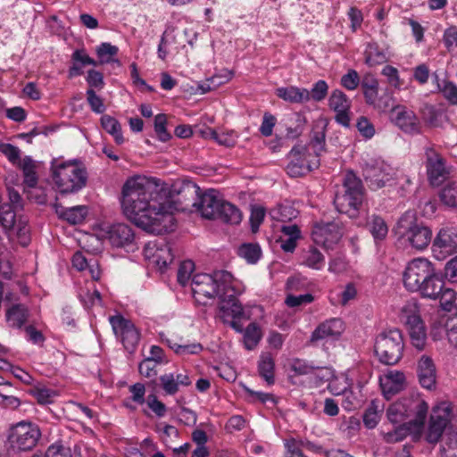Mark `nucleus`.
<instances>
[{"mask_svg": "<svg viewBox=\"0 0 457 457\" xmlns=\"http://www.w3.org/2000/svg\"><path fill=\"white\" fill-rule=\"evenodd\" d=\"M223 202L224 199L220 198L215 190L211 189L202 194L198 201L194 203V206L203 218L214 220Z\"/></svg>", "mask_w": 457, "mask_h": 457, "instance_id": "19", "label": "nucleus"}, {"mask_svg": "<svg viewBox=\"0 0 457 457\" xmlns=\"http://www.w3.org/2000/svg\"><path fill=\"white\" fill-rule=\"evenodd\" d=\"M441 201L447 206H457V183L451 182L446 184L440 192Z\"/></svg>", "mask_w": 457, "mask_h": 457, "instance_id": "48", "label": "nucleus"}, {"mask_svg": "<svg viewBox=\"0 0 457 457\" xmlns=\"http://www.w3.org/2000/svg\"><path fill=\"white\" fill-rule=\"evenodd\" d=\"M432 251L437 260H444L457 252V230L453 228H442L436 236Z\"/></svg>", "mask_w": 457, "mask_h": 457, "instance_id": "15", "label": "nucleus"}, {"mask_svg": "<svg viewBox=\"0 0 457 457\" xmlns=\"http://www.w3.org/2000/svg\"><path fill=\"white\" fill-rule=\"evenodd\" d=\"M145 257L154 262L160 270H164L172 262L174 255L172 248L164 240H154L145 245L144 248Z\"/></svg>", "mask_w": 457, "mask_h": 457, "instance_id": "17", "label": "nucleus"}, {"mask_svg": "<svg viewBox=\"0 0 457 457\" xmlns=\"http://www.w3.org/2000/svg\"><path fill=\"white\" fill-rule=\"evenodd\" d=\"M10 230H12L18 239L20 244L22 246H27L30 241L29 238V228L26 221L20 220L16 222L15 228H11Z\"/></svg>", "mask_w": 457, "mask_h": 457, "instance_id": "54", "label": "nucleus"}, {"mask_svg": "<svg viewBox=\"0 0 457 457\" xmlns=\"http://www.w3.org/2000/svg\"><path fill=\"white\" fill-rule=\"evenodd\" d=\"M436 79L438 92L450 105L457 106V85L446 79L440 82L437 76Z\"/></svg>", "mask_w": 457, "mask_h": 457, "instance_id": "39", "label": "nucleus"}, {"mask_svg": "<svg viewBox=\"0 0 457 457\" xmlns=\"http://www.w3.org/2000/svg\"><path fill=\"white\" fill-rule=\"evenodd\" d=\"M404 374L400 371H389L380 379V386L384 396L390 399L403 388Z\"/></svg>", "mask_w": 457, "mask_h": 457, "instance_id": "28", "label": "nucleus"}, {"mask_svg": "<svg viewBox=\"0 0 457 457\" xmlns=\"http://www.w3.org/2000/svg\"><path fill=\"white\" fill-rule=\"evenodd\" d=\"M30 394L40 404H47L52 403L53 398L55 396L54 391L40 385L34 386L30 390Z\"/></svg>", "mask_w": 457, "mask_h": 457, "instance_id": "52", "label": "nucleus"}, {"mask_svg": "<svg viewBox=\"0 0 457 457\" xmlns=\"http://www.w3.org/2000/svg\"><path fill=\"white\" fill-rule=\"evenodd\" d=\"M453 420L452 407L446 403H441L433 408L430 415L425 438L428 444H437L446 431Z\"/></svg>", "mask_w": 457, "mask_h": 457, "instance_id": "12", "label": "nucleus"}, {"mask_svg": "<svg viewBox=\"0 0 457 457\" xmlns=\"http://www.w3.org/2000/svg\"><path fill=\"white\" fill-rule=\"evenodd\" d=\"M28 311L22 304H15L6 312V320L11 327L21 328L27 320Z\"/></svg>", "mask_w": 457, "mask_h": 457, "instance_id": "37", "label": "nucleus"}, {"mask_svg": "<svg viewBox=\"0 0 457 457\" xmlns=\"http://www.w3.org/2000/svg\"><path fill=\"white\" fill-rule=\"evenodd\" d=\"M234 282L232 274L227 270H217L212 275L195 274L191 282L194 298L199 304L205 305L215 296H220L223 290L231 291L229 283Z\"/></svg>", "mask_w": 457, "mask_h": 457, "instance_id": "3", "label": "nucleus"}, {"mask_svg": "<svg viewBox=\"0 0 457 457\" xmlns=\"http://www.w3.org/2000/svg\"><path fill=\"white\" fill-rule=\"evenodd\" d=\"M119 48L110 43H102L96 48V54L100 63H109L113 62V57L118 54Z\"/></svg>", "mask_w": 457, "mask_h": 457, "instance_id": "49", "label": "nucleus"}, {"mask_svg": "<svg viewBox=\"0 0 457 457\" xmlns=\"http://www.w3.org/2000/svg\"><path fill=\"white\" fill-rule=\"evenodd\" d=\"M101 124L104 129L113 137L118 145L123 144L124 137L121 133V126L115 118L110 115H103Z\"/></svg>", "mask_w": 457, "mask_h": 457, "instance_id": "38", "label": "nucleus"}, {"mask_svg": "<svg viewBox=\"0 0 457 457\" xmlns=\"http://www.w3.org/2000/svg\"><path fill=\"white\" fill-rule=\"evenodd\" d=\"M391 120L403 132L408 134H418L420 131L421 124L415 112L406 106L396 105L391 110Z\"/></svg>", "mask_w": 457, "mask_h": 457, "instance_id": "18", "label": "nucleus"}, {"mask_svg": "<svg viewBox=\"0 0 457 457\" xmlns=\"http://www.w3.org/2000/svg\"><path fill=\"white\" fill-rule=\"evenodd\" d=\"M277 96L290 103L299 104L310 101V93L308 89L294 86L278 88Z\"/></svg>", "mask_w": 457, "mask_h": 457, "instance_id": "34", "label": "nucleus"}, {"mask_svg": "<svg viewBox=\"0 0 457 457\" xmlns=\"http://www.w3.org/2000/svg\"><path fill=\"white\" fill-rule=\"evenodd\" d=\"M424 157L428 179L431 185L439 186L449 175L445 159L432 145L424 147Z\"/></svg>", "mask_w": 457, "mask_h": 457, "instance_id": "13", "label": "nucleus"}, {"mask_svg": "<svg viewBox=\"0 0 457 457\" xmlns=\"http://www.w3.org/2000/svg\"><path fill=\"white\" fill-rule=\"evenodd\" d=\"M44 457H72L71 450L70 447L62 444H54L48 446Z\"/></svg>", "mask_w": 457, "mask_h": 457, "instance_id": "57", "label": "nucleus"}, {"mask_svg": "<svg viewBox=\"0 0 457 457\" xmlns=\"http://www.w3.org/2000/svg\"><path fill=\"white\" fill-rule=\"evenodd\" d=\"M342 235L341 228L336 221L318 222L314 225L312 232L314 242L322 245L337 243Z\"/></svg>", "mask_w": 457, "mask_h": 457, "instance_id": "21", "label": "nucleus"}, {"mask_svg": "<svg viewBox=\"0 0 457 457\" xmlns=\"http://www.w3.org/2000/svg\"><path fill=\"white\" fill-rule=\"evenodd\" d=\"M121 206L125 215L145 230L162 234L173 229L176 208L167 192L145 177H133L125 182Z\"/></svg>", "mask_w": 457, "mask_h": 457, "instance_id": "1", "label": "nucleus"}, {"mask_svg": "<svg viewBox=\"0 0 457 457\" xmlns=\"http://www.w3.org/2000/svg\"><path fill=\"white\" fill-rule=\"evenodd\" d=\"M262 332L260 327L253 322L244 330V343L247 350H253L260 342Z\"/></svg>", "mask_w": 457, "mask_h": 457, "instance_id": "43", "label": "nucleus"}, {"mask_svg": "<svg viewBox=\"0 0 457 457\" xmlns=\"http://www.w3.org/2000/svg\"><path fill=\"white\" fill-rule=\"evenodd\" d=\"M87 100L91 110L96 113H103L105 106L101 97H99L93 88L87 90Z\"/></svg>", "mask_w": 457, "mask_h": 457, "instance_id": "59", "label": "nucleus"}, {"mask_svg": "<svg viewBox=\"0 0 457 457\" xmlns=\"http://www.w3.org/2000/svg\"><path fill=\"white\" fill-rule=\"evenodd\" d=\"M18 168L22 171L23 183L25 186H37L38 182L37 170L39 162L31 156L26 155L22 158Z\"/></svg>", "mask_w": 457, "mask_h": 457, "instance_id": "30", "label": "nucleus"}, {"mask_svg": "<svg viewBox=\"0 0 457 457\" xmlns=\"http://www.w3.org/2000/svg\"><path fill=\"white\" fill-rule=\"evenodd\" d=\"M328 106L336 112V121L338 124L348 128L350 126L351 120V100L347 97V96L339 89L332 91L328 98Z\"/></svg>", "mask_w": 457, "mask_h": 457, "instance_id": "20", "label": "nucleus"}, {"mask_svg": "<svg viewBox=\"0 0 457 457\" xmlns=\"http://www.w3.org/2000/svg\"><path fill=\"white\" fill-rule=\"evenodd\" d=\"M406 401V418L410 419L417 428L424 427L428 411V404L420 397H413L405 399Z\"/></svg>", "mask_w": 457, "mask_h": 457, "instance_id": "23", "label": "nucleus"}, {"mask_svg": "<svg viewBox=\"0 0 457 457\" xmlns=\"http://www.w3.org/2000/svg\"><path fill=\"white\" fill-rule=\"evenodd\" d=\"M166 122L165 114H158L154 118V131L162 142H166L170 138V135L166 129Z\"/></svg>", "mask_w": 457, "mask_h": 457, "instance_id": "55", "label": "nucleus"}, {"mask_svg": "<svg viewBox=\"0 0 457 457\" xmlns=\"http://www.w3.org/2000/svg\"><path fill=\"white\" fill-rule=\"evenodd\" d=\"M194 270L195 264L192 261L182 262L178 270V282L182 286L187 285Z\"/></svg>", "mask_w": 457, "mask_h": 457, "instance_id": "53", "label": "nucleus"}, {"mask_svg": "<svg viewBox=\"0 0 457 457\" xmlns=\"http://www.w3.org/2000/svg\"><path fill=\"white\" fill-rule=\"evenodd\" d=\"M27 197L29 201L38 204H44L46 203V194L45 189L37 186H26Z\"/></svg>", "mask_w": 457, "mask_h": 457, "instance_id": "60", "label": "nucleus"}, {"mask_svg": "<svg viewBox=\"0 0 457 457\" xmlns=\"http://www.w3.org/2000/svg\"><path fill=\"white\" fill-rule=\"evenodd\" d=\"M398 318L408 330L412 345L418 350H423L427 342V332L417 301H407L401 307Z\"/></svg>", "mask_w": 457, "mask_h": 457, "instance_id": "7", "label": "nucleus"}, {"mask_svg": "<svg viewBox=\"0 0 457 457\" xmlns=\"http://www.w3.org/2000/svg\"><path fill=\"white\" fill-rule=\"evenodd\" d=\"M405 406L406 401L403 399V401L395 403L388 407L386 415L391 423L399 424L407 419Z\"/></svg>", "mask_w": 457, "mask_h": 457, "instance_id": "45", "label": "nucleus"}, {"mask_svg": "<svg viewBox=\"0 0 457 457\" xmlns=\"http://www.w3.org/2000/svg\"><path fill=\"white\" fill-rule=\"evenodd\" d=\"M205 137L213 139L220 145L231 147L235 145L237 142V136L234 131L230 132H217L214 129H208L205 132Z\"/></svg>", "mask_w": 457, "mask_h": 457, "instance_id": "46", "label": "nucleus"}, {"mask_svg": "<svg viewBox=\"0 0 457 457\" xmlns=\"http://www.w3.org/2000/svg\"><path fill=\"white\" fill-rule=\"evenodd\" d=\"M328 86L325 80H318L312 87L310 93V100L316 102L322 101L328 94Z\"/></svg>", "mask_w": 457, "mask_h": 457, "instance_id": "61", "label": "nucleus"}, {"mask_svg": "<svg viewBox=\"0 0 457 457\" xmlns=\"http://www.w3.org/2000/svg\"><path fill=\"white\" fill-rule=\"evenodd\" d=\"M302 258L304 265L314 270H320L325 263L323 254L314 247L305 250Z\"/></svg>", "mask_w": 457, "mask_h": 457, "instance_id": "40", "label": "nucleus"}, {"mask_svg": "<svg viewBox=\"0 0 457 457\" xmlns=\"http://www.w3.org/2000/svg\"><path fill=\"white\" fill-rule=\"evenodd\" d=\"M435 268L434 264L427 258L418 257L410 261L403 273L404 287L410 292H417L430 272Z\"/></svg>", "mask_w": 457, "mask_h": 457, "instance_id": "11", "label": "nucleus"}, {"mask_svg": "<svg viewBox=\"0 0 457 457\" xmlns=\"http://www.w3.org/2000/svg\"><path fill=\"white\" fill-rule=\"evenodd\" d=\"M15 210V208H12L7 204L2 205L0 210V223L6 230L15 228L17 222Z\"/></svg>", "mask_w": 457, "mask_h": 457, "instance_id": "47", "label": "nucleus"}, {"mask_svg": "<svg viewBox=\"0 0 457 457\" xmlns=\"http://www.w3.org/2000/svg\"><path fill=\"white\" fill-rule=\"evenodd\" d=\"M55 212L60 218L67 220L69 223L79 224L85 220L87 214V208L85 205L66 208L56 204Z\"/></svg>", "mask_w": 457, "mask_h": 457, "instance_id": "32", "label": "nucleus"}, {"mask_svg": "<svg viewBox=\"0 0 457 457\" xmlns=\"http://www.w3.org/2000/svg\"><path fill=\"white\" fill-rule=\"evenodd\" d=\"M364 199V188L361 180L352 171L345 173L343 185L334 198L336 209L350 218L357 217Z\"/></svg>", "mask_w": 457, "mask_h": 457, "instance_id": "4", "label": "nucleus"}, {"mask_svg": "<svg viewBox=\"0 0 457 457\" xmlns=\"http://www.w3.org/2000/svg\"><path fill=\"white\" fill-rule=\"evenodd\" d=\"M288 158L287 172L295 178L305 175L320 165V159L309 151L306 145H295L289 152Z\"/></svg>", "mask_w": 457, "mask_h": 457, "instance_id": "10", "label": "nucleus"}, {"mask_svg": "<svg viewBox=\"0 0 457 457\" xmlns=\"http://www.w3.org/2000/svg\"><path fill=\"white\" fill-rule=\"evenodd\" d=\"M406 401V418L410 419L417 428L424 427L428 411V404L420 397H413L405 399Z\"/></svg>", "mask_w": 457, "mask_h": 457, "instance_id": "24", "label": "nucleus"}, {"mask_svg": "<svg viewBox=\"0 0 457 457\" xmlns=\"http://www.w3.org/2000/svg\"><path fill=\"white\" fill-rule=\"evenodd\" d=\"M367 227L375 240H383L387 236V225L380 216L371 215L368 220Z\"/></svg>", "mask_w": 457, "mask_h": 457, "instance_id": "36", "label": "nucleus"}, {"mask_svg": "<svg viewBox=\"0 0 457 457\" xmlns=\"http://www.w3.org/2000/svg\"><path fill=\"white\" fill-rule=\"evenodd\" d=\"M41 430L36 423L22 420L13 424L8 433V443L14 451H30L38 443Z\"/></svg>", "mask_w": 457, "mask_h": 457, "instance_id": "8", "label": "nucleus"}, {"mask_svg": "<svg viewBox=\"0 0 457 457\" xmlns=\"http://www.w3.org/2000/svg\"><path fill=\"white\" fill-rule=\"evenodd\" d=\"M417 374L420 385L428 390L435 387L436 382V371L432 359L422 355L418 361Z\"/></svg>", "mask_w": 457, "mask_h": 457, "instance_id": "25", "label": "nucleus"}, {"mask_svg": "<svg viewBox=\"0 0 457 457\" xmlns=\"http://www.w3.org/2000/svg\"><path fill=\"white\" fill-rule=\"evenodd\" d=\"M359 84L360 76L355 70H349L348 72L341 78V85L348 90L356 89Z\"/></svg>", "mask_w": 457, "mask_h": 457, "instance_id": "63", "label": "nucleus"}, {"mask_svg": "<svg viewBox=\"0 0 457 457\" xmlns=\"http://www.w3.org/2000/svg\"><path fill=\"white\" fill-rule=\"evenodd\" d=\"M243 213L235 204L224 200L219 214L215 220L226 224L237 225L242 221Z\"/></svg>", "mask_w": 457, "mask_h": 457, "instance_id": "33", "label": "nucleus"}, {"mask_svg": "<svg viewBox=\"0 0 457 457\" xmlns=\"http://www.w3.org/2000/svg\"><path fill=\"white\" fill-rule=\"evenodd\" d=\"M456 298V292L452 288L446 287L445 285L437 299H439L440 304L445 311L451 312L454 309Z\"/></svg>", "mask_w": 457, "mask_h": 457, "instance_id": "50", "label": "nucleus"}, {"mask_svg": "<svg viewBox=\"0 0 457 457\" xmlns=\"http://www.w3.org/2000/svg\"><path fill=\"white\" fill-rule=\"evenodd\" d=\"M428 277L416 293H419L424 298L436 300L445 285L444 278L436 272V268L433 269Z\"/></svg>", "mask_w": 457, "mask_h": 457, "instance_id": "27", "label": "nucleus"}, {"mask_svg": "<svg viewBox=\"0 0 457 457\" xmlns=\"http://www.w3.org/2000/svg\"><path fill=\"white\" fill-rule=\"evenodd\" d=\"M364 55L365 63L370 67L385 63L387 61L385 52L376 43L368 44Z\"/></svg>", "mask_w": 457, "mask_h": 457, "instance_id": "35", "label": "nucleus"}, {"mask_svg": "<svg viewBox=\"0 0 457 457\" xmlns=\"http://www.w3.org/2000/svg\"><path fill=\"white\" fill-rule=\"evenodd\" d=\"M407 430L402 427L397 426L394 429L383 433L384 440L388 444H394L403 441L407 436Z\"/></svg>", "mask_w": 457, "mask_h": 457, "instance_id": "62", "label": "nucleus"}, {"mask_svg": "<svg viewBox=\"0 0 457 457\" xmlns=\"http://www.w3.org/2000/svg\"><path fill=\"white\" fill-rule=\"evenodd\" d=\"M382 75L386 77L387 82L395 88L399 89L403 85V80L399 77L398 70L391 65H386L381 71Z\"/></svg>", "mask_w": 457, "mask_h": 457, "instance_id": "58", "label": "nucleus"}, {"mask_svg": "<svg viewBox=\"0 0 457 457\" xmlns=\"http://www.w3.org/2000/svg\"><path fill=\"white\" fill-rule=\"evenodd\" d=\"M107 233L110 243L115 247L130 245L135 239V233L132 228L123 223L112 225Z\"/></svg>", "mask_w": 457, "mask_h": 457, "instance_id": "26", "label": "nucleus"}, {"mask_svg": "<svg viewBox=\"0 0 457 457\" xmlns=\"http://www.w3.org/2000/svg\"><path fill=\"white\" fill-rule=\"evenodd\" d=\"M52 178L62 194L76 193L86 186L87 171L75 162H52Z\"/></svg>", "mask_w": 457, "mask_h": 457, "instance_id": "5", "label": "nucleus"}, {"mask_svg": "<svg viewBox=\"0 0 457 457\" xmlns=\"http://www.w3.org/2000/svg\"><path fill=\"white\" fill-rule=\"evenodd\" d=\"M238 255L248 263H256L262 256V249L256 243H245L238 248Z\"/></svg>", "mask_w": 457, "mask_h": 457, "instance_id": "41", "label": "nucleus"}, {"mask_svg": "<svg viewBox=\"0 0 457 457\" xmlns=\"http://www.w3.org/2000/svg\"><path fill=\"white\" fill-rule=\"evenodd\" d=\"M162 388L167 395H173L179 391V386L175 380V373H167L160 377Z\"/></svg>", "mask_w": 457, "mask_h": 457, "instance_id": "56", "label": "nucleus"}, {"mask_svg": "<svg viewBox=\"0 0 457 457\" xmlns=\"http://www.w3.org/2000/svg\"><path fill=\"white\" fill-rule=\"evenodd\" d=\"M110 323L117 338L129 351H133L139 342L140 334L135 325L120 315L110 317Z\"/></svg>", "mask_w": 457, "mask_h": 457, "instance_id": "14", "label": "nucleus"}, {"mask_svg": "<svg viewBox=\"0 0 457 457\" xmlns=\"http://www.w3.org/2000/svg\"><path fill=\"white\" fill-rule=\"evenodd\" d=\"M230 79H231V74L229 72H226L224 75L216 74V75L207 79L202 84L198 85V89L200 90V92L202 94H205L207 92L215 90L220 86L227 83Z\"/></svg>", "mask_w": 457, "mask_h": 457, "instance_id": "44", "label": "nucleus"}, {"mask_svg": "<svg viewBox=\"0 0 457 457\" xmlns=\"http://www.w3.org/2000/svg\"><path fill=\"white\" fill-rule=\"evenodd\" d=\"M345 330V324L341 319L333 318L320 323L312 333L311 341L323 339H337Z\"/></svg>", "mask_w": 457, "mask_h": 457, "instance_id": "22", "label": "nucleus"}, {"mask_svg": "<svg viewBox=\"0 0 457 457\" xmlns=\"http://www.w3.org/2000/svg\"><path fill=\"white\" fill-rule=\"evenodd\" d=\"M326 135L325 129L320 128V129H314L312 131V135L311 137V141L309 145L306 146L309 148V151L312 152L318 158L325 151V142Z\"/></svg>", "mask_w": 457, "mask_h": 457, "instance_id": "42", "label": "nucleus"}, {"mask_svg": "<svg viewBox=\"0 0 457 457\" xmlns=\"http://www.w3.org/2000/svg\"><path fill=\"white\" fill-rule=\"evenodd\" d=\"M403 337L398 328L384 330L376 337L374 351L384 364H396L403 357Z\"/></svg>", "mask_w": 457, "mask_h": 457, "instance_id": "6", "label": "nucleus"}, {"mask_svg": "<svg viewBox=\"0 0 457 457\" xmlns=\"http://www.w3.org/2000/svg\"><path fill=\"white\" fill-rule=\"evenodd\" d=\"M162 341L180 356L197 354L202 352L203 346L199 343L186 344L180 338L179 342L167 337L163 333L160 334Z\"/></svg>", "mask_w": 457, "mask_h": 457, "instance_id": "31", "label": "nucleus"}, {"mask_svg": "<svg viewBox=\"0 0 457 457\" xmlns=\"http://www.w3.org/2000/svg\"><path fill=\"white\" fill-rule=\"evenodd\" d=\"M397 244L403 248L417 251L426 249L432 239V230L419 220L412 212H406L399 219L395 228Z\"/></svg>", "mask_w": 457, "mask_h": 457, "instance_id": "2", "label": "nucleus"}, {"mask_svg": "<svg viewBox=\"0 0 457 457\" xmlns=\"http://www.w3.org/2000/svg\"><path fill=\"white\" fill-rule=\"evenodd\" d=\"M229 284L233 290L229 292L223 290L219 296L220 300V312L225 323L228 322L226 317L230 316L233 319H239L244 314L242 304L237 298V295L241 293V288L236 284L235 280Z\"/></svg>", "mask_w": 457, "mask_h": 457, "instance_id": "16", "label": "nucleus"}, {"mask_svg": "<svg viewBox=\"0 0 457 457\" xmlns=\"http://www.w3.org/2000/svg\"><path fill=\"white\" fill-rule=\"evenodd\" d=\"M257 371L258 375L267 383V385H274L275 361L273 355L270 353L264 352L260 354L257 362Z\"/></svg>", "mask_w": 457, "mask_h": 457, "instance_id": "29", "label": "nucleus"}, {"mask_svg": "<svg viewBox=\"0 0 457 457\" xmlns=\"http://www.w3.org/2000/svg\"><path fill=\"white\" fill-rule=\"evenodd\" d=\"M379 411L373 403L363 414V423L368 428H373L379 421Z\"/></svg>", "mask_w": 457, "mask_h": 457, "instance_id": "64", "label": "nucleus"}, {"mask_svg": "<svg viewBox=\"0 0 457 457\" xmlns=\"http://www.w3.org/2000/svg\"><path fill=\"white\" fill-rule=\"evenodd\" d=\"M0 152L8 159V161L18 167V165L21 162L22 159L21 158V150L19 147L9 144L3 143L0 144Z\"/></svg>", "mask_w": 457, "mask_h": 457, "instance_id": "51", "label": "nucleus"}, {"mask_svg": "<svg viewBox=\"0 0 457 457\" xmlns=\"http://www.w3.org/2000/svg\"><path fill=\"white\" fill-rule=\"evenodd\" d=\"M394 168L381 158L363 160L362 176L369 187L377 190L385 187L395 178Z\"/></svg>", "mask_w": 457, "mask_h": 457, "instance_id": "9", "label": "nucleus"}]
</instances>
